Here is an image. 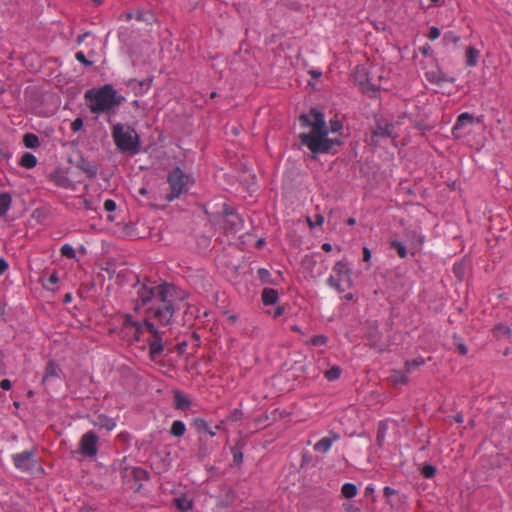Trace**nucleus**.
Here are the masks:
<instances>
[{
	"label": "nucleus",
	"instance_id": "12",
	"mask_svg": "<svg viewBox=\"0 0 512 512\" xmlns=\"http://www.w3.org/2000/svg\"><path fill=\"white\" fill-rule=\"evenodd\" d=\"M339 440V435L336 433H331L327 437H323L320 439L315 445H314V451L321 452V453H327L332 445Z\"/></svg>",
	"mask_w": 512,
	"mask_h": 512
},
{
	"label": "nucleus",
	"instance_id": "20",
	"mask_svg": "<svg viewBox=\"0 0 512 512\" xmlns=\"http://www.w3.org/2000/svg\"><path fill=\"white\" fill-rule=\"evenodd\" d=\"M186 432V426L181 420H175L173 421L170 429V433L174 437H181Z\"/></svg>",
	"mask_w": 512,
	"mask_h": 512
},
{
	"label": "nucleus",
	"instance_id": "18",
	"mask_svg": "<svg viewBox=\"0 0 512 512\" xmlns=\"http://www.w3.org/2000/svg\"><path fill=\"white\" fill-rule=\"evenodd\" d=\"M394 126L386 123L384 125L378 124L377 128L373 132L374 137H390L393 133Z\"/></svg>",
	"mask_w": 512,
	"mask_h": 512
},
{
	"label": "nucleus",
	"instance_id": "39",
	"mask_svg": "<svg viewBox=\"0 0 512 512\" xmlns=\"http://www.w3.org/2000/svg\"><path fill=\"white\" fill-rule=\"evenodd\" d=\"M310 227L321 226L324 223V217L321 214H316L314 220L308 219Z\"/></svg>",
	"mask_w": 512,
	"mask_h": 512
},
{
	"label": "nucleus",
	"instance_id": "42",
	"mask_svg": "<svg viewBox=\"0 0 512 512\" xmlns=\"http://www.w3.org/2000/svg\"><path fill=\"white\" fill-rule=\"evenodd\" d=\"M440 34L441 32L439 28L433 26L429 29L428 37L430 40H436L440 36Z\"/></svg>",
	"mask_w": 512,
	"mask_h": 512
},
{
	"label": "nucleus",
	"instance_id": "15",
	"mask_svg": "<svg viewBox=\"0 0 512 512\" xmlns=\"http://www.w3.org/2000/svg\"><path fill=\"white\" fill-rule=\"evenodd\" d=\"M191 405L190 399L180 391L174 392V406L176 409L185 410Z\"/></svg>",
	"mask_w": 512,
	"mask_h": 512
},
{
	"label": "nucleus",
	"instance_id": "43",
	"mask_svg": "<svg viewBox=\"0 0 512 512\" xmlns=\"http://www.w3.org/2000/svg\"><path fill=\"white\" fill-rule=\"evenodd\" d=\"M104 208L108 212H112L116 209V203L112 199H107L104 202Z\"/></svg>",
	"mask_w": 512,
	"mask_h": 512
},
{
	"label": "nucleus",
	"instance_id": "19",
	"mask_svg": "<svg viewBox=\"0 0 512 512\" xmlns=\"http://www.w3.org/2000/svg\"><path fill=\"white\" fill-rule=\"evenodd\" d=\"M193 424L198 431H205L210 437H214L216 435L215 431L202 418H196Z\"/></svg>",
	"mask_w": 512,
	"mask_h": 512
},
{
	"label": "nucleus",
	"instance_id": "7",
	"mask_svg": "<svg viewBox=\"0 0 512 512\" xmlns=\"http://www.w3.org/2000/svg\"><path fill=\"white\" fill-rule=\"evenodd\" d=\"M222 224L224 230L228 232H238L243 227V219L233 210V208L224 203L222 210Z\"/></svg>",
	"mask_w": 512,
	"mask_h": 512
},
{
	"label": "nucleus",
	"instance_id": "11",
	"mask_svg": "<svg viewBox=\"0 0 512 512\" xmlns=\"http://www.w3.org/2000/svg\"><path fill=\"white\" fill-rule=\"evenodd\" d=\"M61 368L54 360H49L46 364L45 371L42 377V383L47 384L54 379H59Z\"/></svg>",
	"mask_w": 512,
	"mask_h": 512
},
{
	"label": "nucleus",
	"instance_id": "63",
	"mask_svg": "<svg viewBox=\"0 0 512 512\" xmlns=\"http://www.w3.org/2000/svg\"><path fill=\"white\" fill-rule=\"evenodd\" d=\"M292 330L296 331V332H301V330H300V328L298 326H293Z\"/></svg>",
	"mask_w": 512,
	"mask_h": 512
},
{
	"label": "nucleus",
	"instance_id": "27",
	"mask_svg": "<svg viewBox=\"0 0 512 512\" xmlns=\"http://www.w3.org/2000/svg\"><path fill=\"white\" fill-rule=\"evenodd\" d=\"M23 142L28 148H36L39 145L38 137L32 133L24 135Z\"/></svg>",
	"mask_w": 512,
	"mask_h": 512
},
{
	"label": "nucleus",
	"instance_id": "47",
	"mask_svg": "<svg viewBox=\"0 0 512 512\" xmlns=\"http://www.w3.org/2000/svg\"><path fill=\"white\" fill-rule=\"evenodd\" d=\"M384 492V495L387 497V498H390L391 496L393 495H397V491L389 486H386L383 490Z\"/></svg>",
	"mask_w": 512,
	"mask_h": 512
},
{
	"label": "nucleus",
	"instance_id": "61",
	"mask_svg": "<svg viewBox=\"0 0 512 512\" xmlns=\"http://www.w3.org/2000/svg\"><path fill=\"white\" fill-rule=\"evenodd\" d=\"M94 5H100L102 3V0H91Z\"/></svg>",
	"mask_w": 512,
	"mask_h": 512
},
{
	"label": "nucleus",
	"instance_id": "49",
	"mask_svg": "<svg viewBox=\"0 0 512 512\" xmlns=\"http://www.w3.org/2000/svg\"><path fill=\"white\" fill-rule=\"evenodd\" d=\"M11 381L8 380V379H3L1 382H0V387L3 389V390H9L11 389Z\"/></svg>",
	"mask_w": 512,
	"mask_h": 512
},
{
	"label": "nucleus",
	"instance_id": "52",
	"mask_svg": "<svg viewBox=\"0 0 512 512\" xmlns=\"http://www.w3.org/2000/svg\"><path fill=\"white\" fill-rule=\"evenodd\" d=\"M454 420H455V422H457V423H460V424H461V423H463V422H464V416H463L462 414H460V413H459V414H457V415H455V416H454Z\"/></svg>",
	"mask_w": 512,
	"mask_h": 512
},
{
	"label": "nucleus",
	"instance_id": "57",
	"mask_svg": "<svg viewBox=\"0 0 512 512\" xmlns=\"http://www.w3.org/2000/svg\"><path fill=\"white\" fill-rule=\"evenodd\" d=\"M344 299L347 300V301H352L354 299V295L352 293H347L344 296Z\"/></svg>",
	"mask_w": 512,
	"mask_h": 512
},
{
	"label": "nucleus",
	"instance_id": "40",
	"mask_svg": "<svg viewBox=\"0 0 512 512\" xmlns=\"http://www.w3.org/2000/svg\"><path fill=\"white\" fill-rule=\"evenodd\" d=\"M135 18L138 20V21H145V22H149L151 19H152V15L150 13H146V12H142V11H138L135 15Z\"/></svg>",
	"mask_w": 512,
	"mask_h": 512
},
{
	"label": "nucleus",
	"instance_id": "4",
	"mask_svg": "<svg viewBox=\"0 0 512 512\" xmlns=\"http://www.w3.org/2000/svg\"><path fill=\"white\" fill-rule=\"evenodd\" d=\"M111 136L118 151L136 155L140 151L141 141L137 131L125 123L112 125Z\"/></svg>",
	"mask_w": 512,
	"mask_h": 512
},
{
	"label": "nucleus",
	"instance_id": "5",
	"mask_svg": "<svg viewBox=\"0 0 512 512\" xmlns=\"http://www.w3.org/2000/svg\"><path fill=\"white\" fill-rule=\"evenodd\" d=\"M170 193L167 194L166 200L172 202L180 197V195L187 191L192 184V178L185 174L179 167L174 168L167 176Z\"/></svg>",
	"mask_w": 512,
	"mask_h": 512
},
{
	"label": "nucleus",
	"instance_id": "50",
	"mask_svg": "<svg viewBox=\"0 0 512 512\" xmlns=\"http://www.w3.org/2000/svg\"><path fill=\"white\" fill-rule=\"evenodd\" d=\"M371 259V251L367 248H363V261L369 262Z\"/></svg>",
	"mask_w": 512,
	"mask_h": 512
},
{
	"label": "nucleus",
	"instance_id": "22",
	"mask_svg": "<svg viewBox=\"0 0 512 512\" xmlns=\"http://www.w3.org/2000/svg\"><path fill=\"white\" fill-rule=\"evenodd\" d=\"M358 489L355 484L353 483H345L341 488L342 495L347 498L351 499L357 495Z\"/></svg>",
	"mask_w": 512,
	"mask_h": 512
},
{
	"label": "nucleus",
	"instance_id": "54",
	"mask_svg": "<svg viewBox=\"0 0 512 512\" xmlns=\"http://www.w3.org/2000/svg\"><path fill=\"white\" fill-rule=\"evenodd\" d=\"M88 36H89V33H84V34L79 35L77 37L78 44H81L85 40V38Z\"/></svg>",
	"mask_w": 512,
	"mask_h": 512
},
{
	"label": "nucleus",
	"instance_id": "10",
	"mask_svg": "<svg viewBox=\"0 0 512 512\" xmlns=\"http://www.w3.org/2000/svg\"><path fill=\"white\" fill-rule=\"evenodd\" d=\"M475 119L474 117L468 113H461L456 120L455 125L452 128V135L456 139L463 138L466 135V128L473 125Z\"/></svg>",
	"mask_w": 512,
	"mask_h": 512
},
{
	"label": "nucleus",
	"instance_id": "55",
	"mask_svg": "<svg viewBox=\"0 0 512 512\" xmlns=\"http://www.w3.org/2000/svg\"><path fill=\"white\" fill-rule=\"evenodd\" d=\"M322 249L325 251V252H330L332 250V245L330 243H324L322 245Z\"/></svg>",
	"mask_w": 512,
	"mask_h": 512
},
{
	"label": "nucleus",
	"instance_id": "9",
	"mask_svg": "<svg viewBox=\"0 0 512 512\" xmlns=\"http://www.w3.org/2000/svg\"><path fill=\"white\" fill-rule=\"evenodd\" d=\"M12 461L18 470L29 472L35 467V452L31 450L14 454L12 455Z\"/></svg>",
	"mask_w": 512,
	"mask_h": 512
},
{
	"label": "nucleus",
	"instance_id": "1",
	"mask_svg": "<svg viewBox=\"0 0 512 512\" xmlns=\"http://www.w3.org/2000/svg\"><path fill=\"white\" fill-rule=\"evenodd\" d=\"M186 294L176 286L168 283L145 282L137 290L135 309L145 308L147 313L143 323L133 320L131 315H126L122 329L126 336L135 341L147 342L149 346V358L156 362L164 351L163 332L150 321L154 319L161 325L170 323L179 302L184 301Z\"/></svg>",
	"mask_w": 512,
	"mask_h": 512
},
{
	"label": "nucleus",
	"instance_id": "56",
	"mask_svg": "<svg viewBox=\"0 0 512 512\" xmlns=\"http://www.w3.org/2000/svg\"><path fill=\"white\" fill-rule=\"evenodd\" d=\"M72 300V295L70 293H67L65 296H64V302L65 303H69L71 302Z\"/></svg>",
	"mask_w": 512,
	"mask_h": 512
},
{
	"label": "nucleus",
	"instance_id": "31",
	"mask_svg": "<svg viewBox=\"0 0 512 512\" xmlns=\"http://www.w3.org/2000/svg\"><path fill=\"white\" fill-rule=\"evenodd\" d=\"M391 247L397 251L398 256L400 258H405L407 256L406 247L401 242H399L397 240H393L391 242Z\"/></svg>",
	"mask_w": 512,
	"mask_h": 512
},
{
	"label": "nucleus",
	"instance_id": "64",
	"mask_svg": "<svg viewBox=\"0 0 512 512\" xmlns=\"http://www.w3.org/2000/svg\"><path fill=\"white\" fill-rule=\"evenodd\" d=\"M281 313H282L281 309H280V308H278V309H277V311H276V314H275V315H276V316H279V315H281Z\"/></svg>",
	"mask_w": 512,
	"mask_h": 512
},
{
	"label": "nucleus",
	"instance_id": "32",
	"mask_svg": "<svg viewBox=\"0 0 512 512\" xmlns=\"http://www.w3.org/2000/svg\"><path fill=\"white\" fill-rule=\"evenodd\" d=\"M340 375H341V369L337 366H334L325 372V377L329 381L337 380L340 377Z\"/></svg>",
	"mask_w": 512,
	"mask_h": 512
},
{
	"label": "nucleus",
	"instance_id": "53",
	"mask_svg": "<svg viewBox=\"0 0 512 512\" xmlns=\"http://www.w3.org/2000/svg\"><path fill=\"white\" fill-rule=\"evenodd\" d=\"M374 493V488L373 486L371 485H368L366 488H365V495L368 496V495H372Z\"/></svg>",
	"mask_w": 512,
	"mask_h": 512
},
{
	"label": "nucleus",
	"instance_id": "28",
	"mask_svg": "<svg viewBox=\"0 0 512 512\" xmlns=\"http://www.w3.org/2000/svg\"><path fill=\"white\" fill-rule=\"evenodd\" d=\"M426 78L428 81L434 84H441L444 81L443 75L437 71L426 72Z\"/></svg>",
	"mask_w": 512,
	"mask_h": 512
},
{
	"label": "nucleus",
	"instance_id": "3",
	"mask_svg": "<svg viewBox=\"0 0 512 512\" xmlns=\"http://www.w3.org/2000/svg\"><path fill=\"white\" fill-rule=\"evenodd\" d=\"M84 99L90 112L96 115L110 114L125 100L111 84L86 90Z\"/></svg>",
	"mask_w": 512,
	"mask_h": 512
},
{
	"label": "nucleus",
	"instance_id": "2",
	"mask_svg": "<svg viewBox=\"0 0 512 512\" xmlns=\"http://www.w3.org/2000/svg\"><path fill=\"white\" fill-rule=\"evenodd\" d=\"M299 119L302 126L311 128L309 133L300 134V140L312 153H328L333 146L341 144L338 138L328 137L329 132L337 133L343 127L337 118L329 121V128L326 127L324 114L316 109H311L308 114H302Z\"/></svg>",
	"mask_w": 512,
	"mask_h": 512
},
{
	"label": "nucleus",
	"instance_id": "21",
	"mask_svg": "<svg viewBox=\"0 0 512 512\" xmlns=\"http://www.w3.org/2000/svg\"><path fill=\"white\" fill-rule=\"evenodd\" d=\"M12 198L8 193L0 194V217L4 216L11 206Z\"/></svg>",
	"mask_w": 512,
	"mask_h": 512
},
{
	"label": "nucleus",
	"instance_id": "14",
	"mask_svg": "<svg viewBox=\"0 0 512 512\" xmlns=\"http://www.w3.org/2000/svg\"><path fill=\"white\" fill-rule=\"evenodd\" d=\"M261 298L265 305H273L279 299L278 291L272 288H264Z\"/></svg>",
	"mask_w": 512,
	"mask_h": 512
},
{
	"label": "nucleus",
	"instance_id": "58",
	"mask_svg": "<svg viewBox=\"0 0 512 512\" xmlns=\"http://www.w3.org/2000/svg\"><path fill=\"white\" fill-rule=\"evenodd\" d=\"M228 320H229L230 323L234 324L236 322V320H237V317L235 315H230L228 317Z\"/></svg>",
	"mask_w": 512,
	"mask_h": 512
},
{
	"label": "nucleus",
	"instance_id": "36",
	"mask_svg": "<svg viewBox=\"0 0 512 512\" xmlns=\"http://www.w3.org/2000/svg\"><path fill=\"white\" fill-rule=\"evenodd\" d=\"M306 343H308V341H306ZM309 343L313 346H323L327 343V337L325 335H316Z\"/></svg>",
	"mask_w": 512,
	"mask_h": 512
},
{
	"label": "nucleus",
	"instance_id": "46",
	"mask_svg": "<svg viewBox=\"0 0 512 512\" xmlns=\"http://www.w3.org/2000/svg\"><path fill=\"white\" fill-rule=\"evenodd\" d=\"M457 347V351L459 352V354L461 355H466L468 353V348L466 347V345L464 343H457L456 345Z\"/></svg>",
	"mask_w": 512,
	"mask_h": 512
},
{
	"label": "nucleus",
	"instance_id": "24",
	"mask_svg": "<svg viewBox=\"0 0 512 512\" xmlns=\"http://www.w3.org/2000/svg\"><path fill=\"white\" fill-rule=\"evenodd\" d=\"M425 359L423 357H417L413 360L405 361V370L407 373L413 372L416 368L425 364Z\"/></svg>",
	"mask_w": 512,
	"mask_h": 512
},
{
	"label": "nucleus",
	"instance_id": "29",
	"mask_svg": "<svg viewBox=\"0 0 512 512\" xmlns=\"http://www.w3.org/2000/svg\"><path fill=\"white\" fill-rule=\"evenodd\" d=\"M60 253L68 259H74L76 257L75 249L70 244H64L60 249Z\"/></svg>",
	"mask_w": 512,
	"mask_h": 512
},
{
	"label": "nucleus",
	"instance_id": "45",
	"mask_svg": "<svg viewBox=\"0 0 512 512\" xmlns=\"http://www.w3.org/2000/svg\"><path fill=\"white\" fill-rule=\"evenodd\" d=\"M233 459H234L235 463H237V464L241 463L243 460L242 452L234 448L233 449Z\"/></svg>",
	"mask_w": 512,
	"mask_h": 512
},
{
	"label": "nucleus",
	"instance_id": "59",
	"mask_svg": "<svg viewBox=\"0 0 512 512\" xmlns=\"http://www.w3.org/2000/svg\"><path fill=\"white\" fill-rule=\"evenodd\" d=\"M139 193L143 196H145L147 194V189L145 187H142L139 189Z\"/></svg>",
	"mask_w": 512,
	"mask_h": 512
},
{
	"label": "nucleus",
	"instance_id": "38",
	"mask_svg": "<svg viewBox=\"0 0 512 512\" xmlns=\"http://www.w3.org/2000/svg\"><path fill=\"white\" fill-rule=\"evenodd\" d=\"M75 58L78 62L84 64L85 66H91L93 64L92 61H89L85 54L82 51H79L75 54Z\"/></svg>",
	"mask_w": 512,
	"mask_h": 512
},
{
	"label": "nucleus",
	"instance_id": "30",
	"mask_svg": "<svg viewBox=\"0 0 512 512\" xmlns=\"http://www.w3.org/2000/svg\"><path fill=\"white\" fill-rule=\"evenodd\" d=\"M132 475L137 481H144L148 479V472L140 467L133 468Z\"/></svg>",
	"mask_w": 512,
	"mask_h": 512
},
{
	"label": "nucleus",
	"instance_id": "23",
	"mask_svg": "<svg viewBox=\"0 0 512 512\" xmlns=\"http://www.w3.org/2000/svg\"><path fill=\"white\" fill-rule=\"evenodd\" d=\"M37 164V159L36 157L31 154V153H25L21 159H20V165L22 167H25V168H28V169H31L33 167H35Z\"/></svg>",
	"mask_w": 512,
	"mask_h": 512
},
{
	"label": "nucleus",
	"instance_id": "51",
	"mask_svg": "<svg viewBox=\"0 0 512 512\" xmlns=\"http://www.w3.org/2000/svg\"><path fill=\"white\" fill-rule=\"evenodd\" d=\"M122 19H125L126 21H129L133 18H135V15L132 12H126L121 16Z\"/></svg>",
	"mask_w": 512,
	"mask_h": 512
},
{
	"label": "nucleus",
	"instance_id": "13",
	"mask_svg": "<svg viewBox=\"0 0 512 512\" xmlns=\"http://www.w3.org/2000/svg\"><path fill=\"white\" fill-rule=\"evenodd\" d=\"M94 425L111 431L116 427V421L104 414H100L97 416Z\"/></svg>",
	"mask_w": 512,
	"mask_h": 512
},
{
	"label": "nucleus",
	"instance_id": "26",
	"mask_svg": "<svg viewBox=\"0 0 512 512\" xmlns=\"http://www.w3.org/2000/svg\"><path fill=\"white\" fill-rule=\"evenodd\" d=\"M494 334L495 336L497 337H511L512 335V331H511V328L503 325V324H499L497 326H495L494 328Z\"/></svg>",
	"mask_w": 512,
	"mask_h": 512
},
{
	"label": "nucleus",
	"instance_id": "25",
	"mask_svg": "<svg viewBox=\"0 0 512 512\" xmlns=\"http://www.w3.org/2000/svg\"><path fill=\"white\" fill-rule=\"evenodd\" d=\"M176 506L179 510L186 512L192 509V502L186 497H179L175 500Z\"/></svg>",
	"mask_w": 512,
	"mask_h": 512
},
{
	"label": "nucleus",
	"instance_id": "35",
	"mask_svg": "<svg viewBox=\"0 0 512 512\" xmlns=\"http://www.w3.org/2000/svg\"><path fill=\"white\" fill-rule=\"evenodd\" d=\"M59 282V277L56 271H53L49 278L47 279L46 284H44V288L47 290H53L52 286L56 285Z\"/></svg>",
	"mask_w": 512,
	"mask_h": 512
},
{
	"label": "nucleus",
	"instance_id": "17",
	"mask_svg": "<svg viewBox=\"0 0 512 512\" xmlns=\"http://www.w3.org/2000/svg\"><path fill=\"white\" fill-rule=\"evenodd\" d=\"M480 52L476 48L470 46L466 49V65L468 67H474L478 63Z\"/></svg>",
	"mask_w": 512,
	"mask_h": 512
},
{
	"label": "nucleus",
	"instance_id": "60",
	"mask_svg": "<svg viewBox=\"0 0 512 512\" xmlns=\"http://www.w3.org/2000/svg\"><path fill=\"white\" fill-rule=\"evenodd\" d=\"M347 223H348V225L352 226L356 223V220L354 218H349Z\"/></svg>",
	"mask_w": 512,
	"mask_h": 512
},
{
	"label": "nucleus",
	"instance_id": "37",
	"mask_svg": "<svg viewBox=\"0 0 512 512\" xmlns=\"http://www.w3.org/2000/svg\"><path fill=\"white\" fill-rule=\"evenodd\" d=\"M421 473L425 478H432L436 473V468L432 465H424Z\"/></svg>",
	"mask_w": 512,
	"mask_h": 512
},
{
	"label": "nucleus",
	"instance_id": "44",
	"mask_svg": "<svg viewBox=\"0 0 512 512\" xmlns=\"http://www.w3.org/2000/svg\"><path fill=\"white\" fill-rule=\"evenodd\" d=\"M84 172L87 174L89 178H93L97 174V169L96 167L89 165L84 168Z\"/></svg>",
	"mask_w": 512,
	"mask_h": 512
},
{
	"label": "nucleus",
	"instance_id": "62",
	"mask_svg": "<svg viewBox=\"0 0 512 512\" xmlns=\"http://www.w3.org/2000/svg\"><path fill=\"white\" fill-rule=\"evenodd\" d=\"M428 50H429V47H423L422 48V53L423 54H427Z\"/></svg>",
	"mask_w": 512,
	"mask_h": 512
},
{
	"label": "nucleus",
	"instance_id": "6",
	"mask_svg": "<svg viewBox=\"0 0 512 512\" xmlns=\"http://www.w3.org/2000/svg\"><path fill=\"white\" fill-rule=\"evenodd\" d=\"M333 273L334 274L330 275L327 279V283L338 293H342L344 291V288L342 287L343 283L347 284L348 287L352 285V271L345 262H336L333 266Z\"/></svg>",
	"mask_w": 512,
	"mask_h": 512
},
{
	"label": "nucleus",
	"instance_id": "48",
	"mask_svg": "<svg viewBox=\"0 0 512 512\" xmlns=\"http://www.w3.org/2000/svg\"><path fill=\"white\" fill-rule=\"evenodd\" d=\"M8 267L9 265L7 261L3 258H0V275L4 274L7 271Z\"/></svg>",
	"mask_w": 512,
	"mask_h": 512
},
{
	"label": "nucleus",
	"instance_id": "34",
	"mask_svg": "<svg viewBox=\"0 0 512 512\" xmlns=\"http://www.w3.org/2000/svg\"><path fill=\"white\" fill-rule=\"evenodd\" d=\"M258 278L262 283H271V274L266 268H259L257 271Z\"/></svg>",
	"mask_w": 512,
	"mask_h": 512
},
{
	"label": "nucleus",
	"instance_id": "16",
	"mask_svg": "<svg viewBox=\"0 0 512 512\" xmlns=\"http://www.w3.org/2000/svg\"><path fill=\"white\" fill-rule=\"evenodd\" d=\"M407 374L406 370H393L390 375V381L394 386L405 385L408 383Z\"/></svg>",
	"mask_w": 512,
	"mask_h": 512
},
{
	"label": "nucleus",
	"instance_id": "33",
	"mask_svg": "<svg viewBox=\"0 0 512 512\" xmlns=\"http://www.w3.org/2000/svg\"><path fill=\"white\" fill-rule=\"evenodd\" d=\"M443 40L446 44H453L454 46H457L460 41V36L452 31H449L445 33Z\"/></svg>",
	"mask_w": 512,
	"mask_h": 512
},
{
	"label": "nucleus",
	"instance_id": "41",
	"mask_svg": "<svg viewBox=\"0 0 512 512\" xmlns=\"http://www.w3.org/2000/svg\"><path fill=\"white\" fill-rule=\"evenodd\" d=\"M83 127V120L81 118H76L72 123H71V130L73 132H77L79 131L81 128Z\"/></svg>",
	"mask_w": 512,
	"mask_h": 512
},
{
	"label": "nucleus",
	"instance_id": "8",
	"mask_svg": "<svg viewBox=\"0 0 512 512\" xmlns=\"http://www.w3.org/2000/svg\"><path fill=\"white\" fill-rule=\"evenodd\" d=\"M99 437L93 431H88L82 435L79 442V451L85 457H95L98 453Z\"/></svg>",
	"mask_w": 512,
	"mask_h": 512
}]
</instances>
